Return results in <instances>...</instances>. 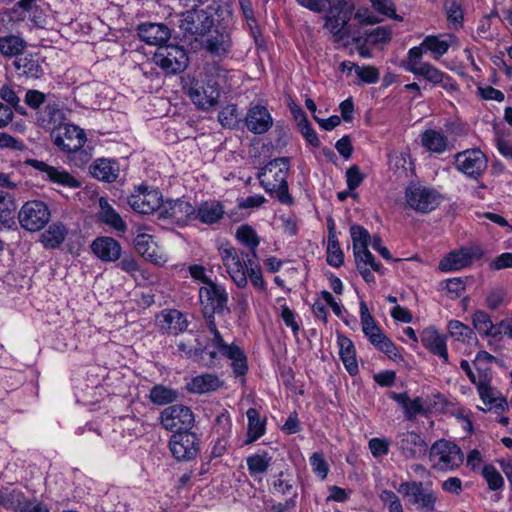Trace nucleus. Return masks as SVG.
Wrapping results in <instances>:
<instances>
[{
	"mask_svg": "<svg viewBox=\"0 0 512 512\" xmlns=\"http://www.w3.org/2000/svg\"><path fill=\"white\" fill-rule=\"evenodd\" d=\"M199 301L204 317L207 319V327L213 334L212 342L218 347L223 357L231 361V368L236 377H243L248 371L247 357L244 351L234 343L227 344L215 323V314H221L227 309L228 292L225 287L208 281L199 289Z\"/></svg>",
	"mask_w": 512,
	"mask_h": 512,
	"instance_id": "f257e3e1",
	"label": "nucleus"
},
{
	"mask_svg": "<svg viewBox=\"0 0 512 512\" xmlns=\"http://www.w3.org/2000/svg\"><path fill=\"white\" fill-rule=\"evenodd\" d=\"M219 253L227 273L237 287H246L249 277L255 288L265 289V281L257 258L241 259L237 250L232 246L221 247Z\"/></svg>",
	"mask_w": 512,
	"mask_h": 512,
	"instance_id": "f03ea898",
	"label": "nucleus"
},
{
	"mask_svg": "<svg viewBox=\"0 0 512 512\" xmlns=\"http://www.w3.org/2000/svg\"><path fill=\"white\" fill-rule=\"evenodd\" d=\"M288 170L289 159L283 157L270 161L258 173V179L265 191L286 205L293 203V199L288 191Z\"/></svg>",
	"mask_w": 512,
	"mask_h": 512,
	"instance_id": "7ed1b4c3",
	"label": "nucleus"
},
{
	"mask_svg": "<svg viewBox=\"0 0 512 512\" xmlns=\"http://www.w3.org/2000/svg\"><path fill=\"white\" fill-rule=\"evenodd\" d=\"M355 5L351 0H331L325 16L324 27L332 34L334 42H341L351 35L348 24L353 16Z\"/></svg>",
	"mask_w": 512,
	"mask_h": 512,
	"instance_id": "20e7f679",
	"label": "nucleus"
},
{
	"mask_svg": "<svg viewBox=\"0 0 512 512\" xmlns=\"http://www.w3.org/2000/svg\"><path fill=\"white\" fill-rule=\"evenodd\" d=\"M464 460V455L459 446L453 442L441 439L436 441L429 451L431 468L437 471H453Z\"/></svg>",
	"mask_w": 512,
	"mask_h": 512,
	"instance_id": "39448f33",
	"label": "nucleus"
},
{
	"mask_svg": "<svg viewBox=\"0 0 512 512\" xmlns=\"http://www.w3.org/2000/svg\"><path fill=\"white\" fill-rule=\"evenodd\" d=\"M216 9H190L180 15L179 28L184 37L204 36L214 25L213 13Z\"/></svg>",
	"mask_w": 512,
	"mask_h": 512,
	"instance_id": "423d86ee",
	"label": "nucleus"
},
{
	"mask_svg": "<svg viewBox=\"0 0 512 512\" xmlns=\"http://www.w3.org/2000/svg\"><path fill=\"white\" fill-rule=\"evenodd\" d=\"M398 492L408 499V502L418 510L424 512H433L437 494L433 491L430 484H424L420 481H407L400 484Z\"/></svg>",
	"mask_w": 512,
	"mask_h": 512,
	"instance_id": "0eeeda50",
	"label": "nucleus"
},
{
	"mask_svg": "<svg viewBox=\"0 0 512 512\" xmlns=\"http://www.w3.org/2000/svg\"><path fill=\"white\" fill-rule=\"evenodd\" d=\"M49 206L41 200H29L18 211V221L26 231H41L50 221Z\"/></svg>",
	"mask_w": 512,
	"mask_h": 512,
	"instance_id": "6e6552de",
	"label": "nucleus"
},
{
	"mask_svg": "<svg viewBox=\"0 0 512 512\" xmlns=\"http://www.w3.org/2000/svg\"><path fill=\"white\" fill-rule=\"evenodd\" d=\"M405 198L411 209L422 214L430 213L442 202V196L436 189L421 185L408 186Z\"/></svg>",
	"mask_w": 512,
	"mask_h": 512,
	"instance_id": "1a4fd4ad",
	"label": "nucleus"
},
{
	"mask_svg": "<svg viewBox=\"0 0 512 512\" xmlns=\"http://www.w3.org/2000/svg\"><path fill=\"white\" fill-rule=\"evenodd\" d=\"M154 63L166 74L183 72L188 66V56L183 47L164 45L157 48L153 55Z\"/></svg>",
	"mask_w": 512,
	"mask_h": 512,
	"instance_id": "9d476101",
	"label": "nucleus"
},
{
	"mask_svg": "<svg viewBox=\"0 0 512 512\" xmlns=\"http://www.w3.org/2000/svg\"><path fill=\"white\" fill-rule=\"evenodd\" d=\"M53 144L62 152L77 153L86 142V134L78 126L63 123L50 132Z\"/></svg>",
	"mask_w": 512,
	"mask_h": 512,
	"instance_id": "9b49d317",
	"label": "nucleus"
},
{
	"mask_svg": "<svg viewBox=\"0 0 512 512\" xmlns=\"http://www.w3.org/2000/svg\"><path fill=\"white\" fill-rule=\"evenodd\" d=\"M160 421L166 430L180 433L189 431L195 422L192 410L184 405H170L160 414Z\"/></svg>",
	"mask_w": 512,
	"mask_h": 512,
	"instance_id": "f8f14e48",
	"label": "nucleus"
},
{
	"mask_svg": "<svg viewBox=\"0 0 512 512\" xmlns=\"http://www.w3.org/2000/svg\"><path fill=\"white\" fill-rule=\"evenodd\" d=\"M454 163L458 171L476 180L487 169L488 159L480 149L474 148L458 152Z\"/></svg>",
	"mask_w": 512,
	"mask_h": 512,
	"instance_id": "ddd939ff",
	"label": "nucleus"
},
{
	"mask_svg": "<svg viewBox=\"0 0 512 512\" xmlns=\"http://www.w3.org/2000/svg\"><path fill=\"white\" fill-rule=\"evenodd\" d=\"M24 164L37 170L43 179L48 180L54 184L68 188H79L81 186V182L73 177L70 173L63 169L51 166L44 161L37 159H27L25 160Z\"/></svg>",
	"mask_w": 512,
	"mask_h": 512,
	"instance_id": "4468645a",
	"label": "nucleus"
},
{
	"mask_svg": "<svg viewBox=\"0 0 512 512\" xmlns=\"http://www.w3.org/2000/svg\"><path fill=\"white\" fill-rule=\"evenodd\" d=\"M169 448L178 461L192 460L199 451L198 438L190 431L174 433L170 438Z\"/></svg>",
	"mask_w": 512,
	"mask_h": 512,
	"instance_id": "2eb2a0df",
	"label": "nucleus"
},
{
	"mask_svg": "<svg viewBox=\"0 0 512 512\" xmlns=\"http://www.w3.org/2000/svg\"><path fill=\"white\" fill-rule=\"evenodd\" d=\"M190 100L201 109H208L217 104L220 92L215 83L193 80L186 88Z\"/></svg>",
	"mask_w": 512,
	"mask_h": 512,
	"instance_id": "dca6fc26",
	"label": "nucleus"
},
{
	"mask_svg": "<svg viewBox=\"0 0 512 512\" xmlns=\"http://www.w3.org/2000/svg\"><path fill=\"white\" fill-rule=\"evenodd\" d=\"M483 256V250L479 246L463 247L446 255L439 263L441 271L450 272L469 266L474 260Z\"/></svg>",
	"mask_w": 512,
	"mask_h": 512,
	"instance_id": "f3484780",
	"label": "nucleus"
},
{
	"mask_svg": "<svg viewBox=\"0 0 512 512\" xmlns=\"http://www.w3.org/2000/svg\"><path fill=\"white\" fill-rule=\"evenodd\" d=\"M159 217L183 226L194 220V207L189 202L180 199L168 200L160 207Z\"/></svg>",
	"mask_w": 512,
	"mask_h": 512,
	"instance_id": "a211bd4d",
	"label": "nucleus"
},
{
	"mask_svg": "<svg viewBox=\"0 0 512 512\" xmlns=\"http://www.w3.org/2000/svg\"><path fill=\"white\" fill-rule=\"evenodd\" d=\"M67 120L66 112L61 104L53 99H49L45 106L38 113H35V123L37 126L53 131Z\"/></svg>",
	"mask_w": 512,
	"mask_h": 512,
	"instance_id": "6ab92c4d",
	"label": "nucleus"
},
{
	"mask_svg": "<svg viewBox=\"0 0 512 512\" xmlns=\"http://www.w3.org/2000/svg\"><path fill=\"white\" fill-rule=\"evenodd\" d=\"M396 446L405 459H417L424 456L428 445L423 437L414 432L406 431L397 435Z\"/></svg>",
	"mask_w": 512,
	"mask_h": 512,
	"instance_id": "aec40b11",
	"label": "nucleus"
},
{
	"mask_svg": "<svg viewBox=\"0 0 512 512\" xmlns=\"http://www.w3.org/2000/svg\"><path fill=\"white\" fill-rule=\"evenodd\" d=\"M422 58H414L407 54L405 69L415 76L423 77L434 85H439L448 76L428 62H422Z\"/></svg>",
	"mask_w": 512,
	"mask_h": 512,
	"instance_id": "412c9836",
	"label": "nucleus"
},
{
	"mask_svg": "<svg viewBox=\"0 0 512 512\" xmlns=\"http://www.w3.org/2000/svg\"><path fill=\"white\" fill-rule=\"evenodd\" d=\"M247 129L257 135L266 133L273 125V118L265 106H251L245 117Z\"/></svg>",
	"mask_w": 512,
	"mask_h": 512,
	"instance_id": "4be33fe9",
	"label": "nucleus"
},
{
	"mask_svg": "<svg viewBox=\"0 0 512 512\" xmlns=\"http://www.w3.org/2000/svg\"><path fill=\"white\" fill-rule=\"evenodd\" d=\"M129 206L139 214H150L160 208V196L155 190L148 191L146 187H139L137 194L128 197Z\"/></svg>",
	"mask_w": 512,
	"mask_h": 512,
	"instance_id": "5701e85b",
	"label": "nucleus"
},
{
	"mask_svg": "<svg viewBox=\"0 0 512 512\" xmlns=\"http://www.w3.org/2000/svg\"><path fill=\"white\" fill-rule=\"evenodd\" d=\"M91 251L103 262H115L120 259L122 247L120 243L108 236H101L94 239L91 243Z\"/></svg>",
	"mask_w": 512,
	"mask_h": 512,
	"instance_id": "b1692460",
	"label": "nucleus"
},
{
	"mask_svg": "<svg viewBox=\"0 0 512 512\" xmlns=\"http://www.w3.org/2000/svg\"><path fill=\"white\" fill-rule=\"evenodd\" d=\"M422 345L433 355L448 363L446 336L434 327L425 328L420 334Z\"/></svg>",
	"mask_w": 512,
	"mask_h": 512,
	"instance_id": "393cba45",
	"label": "nucleus"
},
{
	"mask_svg": "<svg viewBox=\"0 0 512 512\" xmlns=\"http://www.w3.org/2000/svg\"><path fill=\"white\" fill-rule=\"evenodd\" d=\"M449 47L450 43L442 36L429 35L424 38L419 46L409 49L408 54L414 58H422L423 54L429 51L433 54V58L438 60L448 51Z\"/></svg>",
	"mask_w": 512,
	"mask_h": 512,
	"instance_id": "a878e982",
	"label": "nucleus"
},
{
	"mask_svg": "<svg viewBox=\"0 0 512 512\" xmlns=\"http://www.w3.org/2000/svg\"><path fill=\"white\" fill-rule=\"evenodd\" d=\"M137 34L141 40L149 45L163 46L170 36L171 32L168 26L162 23L146 22L142 23L137 28Z\"/></svg>",
	"mask_w": 512,
	"mask_h": 512,
	"instance_id": "bb28decb",
	"label": "nucleus"
},
{
	"mask_svg": "<svg viewBox=\"0 0 512 512\" xmlns=\"http://www.w3.org/2000/svg\"><path fill=\"white\" fill-rule=\"evenodd\" d=\"M157 325L161 331L176 335L186 330L188 322L180 311L171 309L163 310L157 316Z\"/></svg>",
	"mask_w": 512,
	"mask_h": 512,
	"instance_id": "cd10ccee",
	"label": "nucleus"
},
{
	"mask_svg": "<svg viewBox=\"0 0 512 512\" xmlns=\"http://www.w3.org/2000/svg\"><path fill=\"white\" fill-rule=\"evenodd\" d=\"M205 49L212 55L223 56L229 53L232 47L230 32L226 29H216L205 40Z\"/></svg>",
	"mask_w": 512,
	"mask_h": 512,
	"instance_id": "c85d7f7f",
	"label": "nucleus"
},
{
	"mask_svg": "<svg viewBox=\"0 0 512 512\" xmlns=\"http://www.w3.org/2000/svg\"><path fill=\"white\" fill-rule=\"evenodd\" d=\"M223 205L215 200L202 202L198 208H194V220L199 222L212 225L219 222L224 215Z\"/></svg>",
	"mask_w": 512,
	"mask_h": 512,
	"instance_id": "c756f323",
	"label": "nucleus"
},
{
	"mask_svg": "<svg viewBox=\"0 0 512 512\" xmlns=\"http://www.w3.org/2000/svg\"><path fill=\"white\" fill-rule=\"evenodd\" d=\"M420 138L422 146L431 153L442 154L450 150L448 137L441 131L427 129Z\"/></svg>",
	"mask_w": 512,
	"mask_h": 512,
	"instance_id": "7c9ffc66",
	"label": "nucleus"
},
{
	"mask_svg": "<svg viewBox=\"0 0 512 512\" xmlns=\"http://www.w3.org/2000/svg\"><path fill=\"white\" fill-rule=\"evenodd\" d=\"M339 356L347 372L354 376L359 372L356 360V351L353 342L346 336L339 334L337 337Z\"/></svg>",
	"mask_w": 512,
	"mask_h": 512,
	"instance_id": "2f4dec72",
	"label": "nucleus"
},
{
	"mask_svg": "<svg viewBox=\"0 0 512 512\" xmlns=\"http://www.w3.org/2000/svg\"><path fill=\"white\" fill-rule=\"evenodd\" d=\"M223 381L215 374L205 373L193 377L189 383H187V390L196 394H204L218 390L222 387Z\"/></svg>",
	"mask_w": 512,
	"mask_h": 512,
	"instance_id": "473e14b6",
	"label": "nucleus"
},
{
	"mask_svg": "<svg viewBox=\"0 0 512 512\" xmlns=\"http://www.w3.org/2000/svg\"><path fill=\"white\" fill-rule=\"evenodd\" d=\"M68 229L61 222H53L41 234L40 242L46 249H56L65 241Z\"/></svg>",
	"mask_w": 512,
	"mask_h": 512,
	"instance_id": "72a5a7b5",
	"label": "nucleus"
},
{
	"mask_svg": "<svg viewBox=\"0 0 512 512\" xmlns=\"http://www.w3.org/2000/svg\"><path fill=\"white\" fill-rule=\"evenodd\" d=\"M100 210L98 212V218L100 222L110 226L119 232H125L127 225L119 213L108 203L104 198L99 199Z\"/></svg>",
	"mask_w": 512,
	"mask_h": 512,
	"instance_id": "f704fd0d",
	"label": "nucleus"
},
{
	"mask_svg": "<svg viewBox=\"0 0 512 512\" xmlns=\"http://www.w3.org/2000/svg\"><path fill=\"white\" fill-rule=\"evenodd\" d=\"M134 247L148 261L160 265L164 262L162 257L156 253V245L153 237L149 234H138L134 239Z\"/></svg>",
	"mask_w": 512,
	"mask_h": 512,
	"instance_id": "c9c22d12",
	"label": "nucleus"
},
{
	"mask_svg": "<svg viewBox=\"0 0 512 512\" xmlns=\"http://www.w3.org/2000/svg\"><path fill=\"white\" fill-rule=\"evenodd\" d=\"M350 235L353 243V253L355 259L364 258V255L371 253L368 250L369 243L372 242L369 232L362 226L352 225Z\"/></svg>",
	"mask_w": 512,
	"mask_h": 512,
	"instance_id": "e433bc0d",
	"label": "nucleus"
},
{
	"mask_svg": "<svg viewBox=\"0 0 512 512\" xmlns=\"http://www.w3.org/2000/svg\"><path fill=\"white\" fill-rule=\"evenodd\" d=\"M236 238L249 248L248 252H241L243 259L257 258L256 249L260 243V239L252 227L248 225L240 226L236 231Z\"/></svg>",
	"mask_w": 512,
	"mask_h": 512,
	"instance_id": "4c0bfd02",
	"label": "nucleus"
},
{
	"mask_svg": "<svg viewBox=\"0 0 512 512\" xmlns=\"http://www.w3.org/2000/svg\"><path fill=\"white\" fill-rule=\"evenodd\" d=\"M472 323L477 332L482 336L495 338L501 334L500 325H495L491 317L484 311H476L472 315Z\"/></svg>",
	"mask_w": 512,
	"mask_h": 512,
	"instance_id": "58836bf2",
	"label": "nucleus"
},
{
	"mask_svg": "<svg viewBox=\"0 0 512 512\" xmlns=\"http://www.w3.org/2000/svg\"><path fill=\"white\" fill-rule=\"evenodd\" d=\"M248 419L247 440L250 444L265 434L266 418H261L257 409L249 408L246 412Z\"/></svg>",
	"mask_w": 512,
	"mask_h": 512,
	"instance_id": "ea45409f",
	"label": "nucleus"
},
{
	"mask_svg": "<svg viewBox=\"0 0 512 512\" xmlns=\"http://www.w3.org/2000/svg\"><path fill=\"white\" fill-rule=\"evenodd\" d=\"M90 173L98 180L113 182L118 177L119 169L114 161L99 159L90 167Z\"/></svg>",
	"mask_w": 512,
	"mask_h": 512,
	"instance_id": "a19ab883",
	"label": "nucleus"
},
{
	"mask_svg": "<svg viewBox=\"0 0 512 512\" xmlns=\"http://www.w3.org/2000/svg\"><path fill=\"white\" fill-rule=\"evenodd\" d=\"M450 336L459 342L468 345H477L478 339L472 328L459 320H451L447 325Z\"/></svg>",
	"mask_w": 512,
	"mask_h": 512,
	"instance_id": "79ce46f5",
	"label": "nucleus"
},
{
	"mask_svg": "<svg viewBox=\"0 0 512 512\" xmlns=\"http://www.w3.org/2000/svg\"><path fill=\"white\" fill-rule=\"evenodd\" d=\"M15 211L14 198L9 193L0 190V229L10 228L15 224Z\"/></svg>",
	"mask_w": 512,
	"mask_h": 512,
	"instance_id": "37998d69",
	"label": "nucleus"
},
{
	"mask_svg": "<svg viewBox=\"0 0 512 512\" xmlns=\"http://www.w3.org/2000/svg\"><path fill=\"white\" fill-rule=\"evenodd\" d=\"M13 64L20 75L38 78L42 73L38 59L31 54L16 57Z\"/></svg>",
	"mask_w": 512,
	"mask_h": 512,
	"instance_id": "c03bdc74",
	"label": "nucleus"
},
{
	"mask_svg": "<svg viewBox=\"0 0 512 512\" xmlns=\"http://www.w3.org/2000/svg\"><path fill=\"white\" fill-rule=\"evenodd\" d=\"M460 367L465 371L469 380L476 385L479 396L487 397L490 383L489 373H483L482 371L473 372L467 360H461Z\"/></svg>",
	"mask_w": 512,
	"mask_h": 512,
	"instance_id": "a18cd8bd",
	"label": "nucleus"
},
{
	"mask_svg": "<svg viewBox=\"0 0 512 512\" xmlns=\"http://www.w3.org/2000/svg\"><path fill=\"white\" fill-rule=\"evenodd\" d=\"M355 261L359 273L366 282L374 281L372 271H375L380 274L384 273L382 265L375 261V258L372 255V253H367L364 255V258H358L355 259Z\"/></svg>",
	"mask_w": 512,
	"mask_h": 512,
	"instance_id": "49530a36",
	"label": "nucleus"
},
{
	"mask_svg": "<svg viewBox=\"0 0 512 512\" xmlns=\"http://www.w3.org/2000/svg\"><path fill=\"white\" fill-rule=\"evenodd\" d=\"M178 392L163 385H155L149 393L150 401L158 406L173 403L178 399Z\"/></svg>",
	"mask_w": 512,
	"mask_h": 512,
	"instance_id": "de8ad7c7",
	"label": "nucleus"
},
{
	"mask_svg": "<svg viewBox=\"0 0 512 512\" xmlns=\"http://www.w3.org/2000/svg\"><path fill=\"white\" fill-rule=\"evenodd\" d=\"M0 98L5 101L12 108V111L17 112L21 116H27V109L21 105V99L19 92L9 85H3L0 87Z\"/></svg>",
	"mask_w": 512,
	"mask_h": 512,
	"instance_id": "09e8293b",
	"label": "nucleus"
},
{
	"mask_svg": "<svg viewBox=\"0 0 512 512\" xmlns=\"http://www.w3.org/2000/svg\"><path fill=\"white\" fill-rule=\"evenodd\" d=\"M344 262V254L340 247L336 233L330 230L327 245V263L333 267H340Z\"/></svg>",
	"mask_w": 512,
	"mask_h": 512,
	"instance_id": "8fccbe9b",
	"label": "nucleus"
},
{
	"mask_svg": "<svg viewBox=\"0 0 512 512\" xmlns=\"http://www.w3.org/2000/svg\"><path fill=\"white\" fill-rule=\"evenodd\" d=\"M26 46L24 40L15 35L0 37V52L5 56H17Z\"/></svg>",
	"mask_w": 512,
	"mask_h": 512,
	"instance_id": "3c124183",
	"label": "nucleus"
},
{
	"mask_svg": "<svg viewBox=\"0 0 512 512\" xmlns=\"http://www.w3.org/2000/svg\"><path fill=\"white\" fill-rule=\"evenodd\" d=\"M271 457L267 454H253L247 458V467L251 475L263 474L270 466Z\"/></svg>",
	"mask_w": 512,
	"mask_h": 512,
	"instance_id": "603ef678",
	"label": "nucleus"
},
{
	"mask_svg": "<svg viewBox=\"0 0 512 512\" xmlns=\"http://www.w3.org/2000/svg\"><path fill=\"white\" fill-rule=\"evenodd\" d=\"M360 319L363 333L367 338L381 330L379 326L376 324L373 316L370 314L368 307L364 301L360 302Z\"/></svg>",
	"mask_w": 512,
	"mask_h": 512,
	"instance_id": "864d4df0",
	"label": "nucleus"
},
{
	"mask_svg": "<svg viewBox=\"0 0 512 512\" xmlns=\"http://www.w3.org/2000/svg\"><path fill=\"white\" fill-rule=\"evenodd\" d=\"M356 75L358 77V81L355 82L356 85H361L363 83L375 84L380 78L378 69L370 65L357 66Z\"/></svg>",
	"mask_w": 512,
	"mask_h": 512,
	"instance_id": "5fc2aeb1",
	"label": "nucleus"
},
{
	"mask_svg": "<svg viewBox=\"0 0 512 512\" xmlns=\"http://www.w3.org/2000/svg\"><path fill=\"white\" fill-rule=\"evenodd\" d=\"M49 99L50 98H47L43 92L36 89H29L25 93L24 102L29 108L34 110L35 113H38Z\"/></svg>",
	"mask_w": 512,
	"mask_h": 512,
	"instance_id": "6e6d98bb",
	"label": "nucleus"
},
{
	"mask_svg": "<svg viewBox=\"0 0 512 512\" xmlns=\"http://www.w3.org/2000/svg\"><path fill=\"white\" fill-rule=\"evenodd\" d=\"M18 512H49L48 508L38 500H26L21 493H14Z\"/></svg>",
	"mask_w": 512,
	"mask_h": 512,
	"instance_id": "4d7b16f0",
	"label": "nucleus"
},
{
	"mask_svg": "<svg viewBox=\"0 0 512 512\" xmlns=\"http://www.w3.org/2000/svg\"><path fill=\"white\" fill-rule=\"evenodd\" d=\"M482 475L491 490H498L504 485L503 477L493 465H485Z\"/></svg>",
	"mask_w": 512,
	"mask_h": 512,
	"instance_id": "13d9d810",
	"label": "nucleus"
},
{
	"mask_svg": "<svg viewBox=\"0 0 512 512\" xmlns=\"http://www.w3.org/2000/svg\"><path fill=\"white\" fill-rule=\"evenodd\" d=\"M218 120L223 127L234 128L238 124L237 106L227 105L218 114Z\"/></svg>",
	"mask_w": 512,
	"mask_h": 512,
	"instance_id": "bf43d9fd",
	"label": "nucleus"
},
{
	"mask_svg": "<svg viewBox=\"0 0 512 512\" xmlns=\"http://www.w3.org/2000/svg\"><path fill=\"white\" fill-rule=\"evenodd\" d=\"M213 337L210 339L211 345L215 348V350H209L208 346L199 347L194 349V355L199 358L200 361L204 363L206 366H212L215 364L217 360V356H223L218 347H216L212 342Z\"/></svg>",
	"mask_w": 512,
	"mask_h": 512,
	"instance_id": "052dcab7",
	"label": "nucleus"
},
{
	"mask_svg": "<svg viewBox=\"0 0 512 512\" xmlns=\"http://www.w3.org/2000/svg\"><path fill=\"white\" fill-rule=\"evenodd\" d=\"M309 462L313 472L320 477V479L324 480L329 472V466L324 455L320 452H315L311 455Z\"/></svg>",
	"mask_w": 512,
	"mask_h": 512,
	"instance_id": "680f3d73",
	"label": "nucleus"
},
{
	"mask_svg": "<svg viewBox=\"0 0 512 512\" xmlns=\"http://www.w3.org/2000/svg\"><path fill=\"white\" fill-rule=\"evenodd\" d=\"M379 498L389 512H404L399 497L393 491L383 490Z\"/></svg>",
	"mask_w": 512,
	"mask_h": 512,
	"instance_id": "e2e57ef3",
	"label": "nucleus"
},
{
	"mask_svg": "<svg viewBox=\"0 0 512 512\" xmlns=\"http://www.w3.org/2000/svg\"><path fill=\"white\" fill-rule=\"evenodd\" d=\"M487 397L480 396L485 405L489 406V409H495L497 413L503 411L507 405L506 399L496 395V392L489 384V391Z\"/></svg>",
	"mask_w": 512,
	"mask_h": 512,
	"instance_id": "0e129e2a",
	"label": "nucleus"
},
{
	"mask_svg": "<svg viewBox=\"0 0 512 512\" xmlns=\"http://www.w3.org/2000/svg\"><path fill=\"white\" fill-rule=\"evenodd\" d=\"M281 319L284 324L292 330L294 336H297L300 331V325L297 320V314L291 310L288 306H281Z\"/></svg>",
	"mask_w": 512,
	"mask_h": 512,
	"instance_id": "69168bd1",
	"label": "nucleus"
},
{
	"mask_svg": "<svg viewBox=\"0 0 512 512\" xmlns=\"http://www.w3.org/2000/svg\"><path fill=\"white\" fill-rule=\"evenodd\" d=\"M368 447L374 457H382L389 452V441L384 438H372L368 442Z\"/></svg>",
	"mask_w": 512,
	"mask_h": 512,
	"instance_id": "338daca9",
	"label": "nucleus"
},
{
	"mask_svg": "<svg viewBox=\"0 0 512 512\" xmlns=\"http://www.w3.org/2000/svg\"><path fill=\"white\" fill-rule=\"evenodd\" d=\"M506 291L501 287L492 289L486 297V305L491 310L498 309L504 302Z\"/></svg>",
	"mask_w": 512,
	"mask_h": 512,
	"instance_id": "774afa93",
	"label": "nucleus"
}]
</instances>
